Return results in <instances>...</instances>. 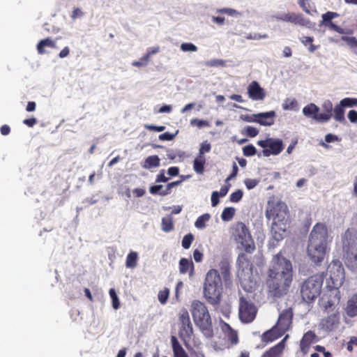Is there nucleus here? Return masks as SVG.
<instances>
[{
    "mask_svg": "<svg viewBox=\"0 0 357 357\" xmlns=\"http://www.w3.org/2000/svg\"><path fill=\"white\" fill-rule=\"evenodd\" d=\"M293 266L290 260L283 257L281 252L274 255L266 279L268 294L276 298L287 294L293 282Z\"/></svg>",
    "mask_w": 357,
    "mask_h": 357,
    "instance_id": "1",
    "label": "nucleus"
},
{
    "mask_svg": "<svg viewBox=\"0 0 357 357\" xmlns=\"http://www.w3.org/2000/svg\"><path fill=\"white\" fill-rule=\"evenodd\" d=\"M328 243V231L324 223L318 222L312 228L307 245V255L316 264L324 259Z\"/></svg>",
    "mask_w": 357,
    "mask_h": 357,
    "instance_id": "2",
    "label": "nucleus"
},
{
    "mask_svg": "<svg viewBox=\"0 0 357 357\" xmlns=\"http://www.w3.org/2000/svg\"><path fill=\"white\" fill-rule=\"evenodd\" d=\"M288 210L287 205L282 202L269 201L266 210V217L272 220L271 233L277 241L282 238L286 231L285 217Z\"/></svg>",
    "mask_w": 357,
    "mask_h": 357,
    "instance_id": "3",
    "label": "nucleus"
},
{
    "mask_svg": "<svg viewBox=\"0 0 357 357\" xmlns=\"http://www.w3.org/2000/svg\"><path fill=\"white\" fill-rule=\"evenodd\" d=\"M222 293V278L218 270L212 268L208 271L204 284V295L211 305L220 303Z\"/></svg>",
    "mask_w": 357,
    "mask_h": 357,
    "instance_id": "4",
    "label": "nucleus"
},
{
    "mask_svg": "<svg viewBox=\"0 0 357 357\" xmlns=\"http://www.w3.org/2000/svg\"><path fill=\"white\" fill-rule=\"evenodd\" d=\"M324 273L314 274L305 280L300 286V294L306 303L314 301L321 294Z\"/></svg>",
    "mask_w": 357,
    "mask_h": 357,
    "instance_id": "5",
    "label": "nucleus"
},
{
    "mask_svg": "<svg viewBox=\"0 0 357 357\" xmlns=\"http://www.w3.org/2000/svg\"><path fill=\"white\" fill-rule=\"evenodd\" d=\"M192 315L195 324L208 335L212 334L211 318L205 304L198 300L193 301L191 305Z\"/></svg>",
    "mask_w": 357,
    "mask_h": 357,
    "instance_id": "6",
    "label": "nucleus"
},
{
    "mask_svg": "<svg viewBox=\"0 0 357 357\" xmlns=\"http://www.w3.org/2000/svg\"><path fill=\"white\" fill-rule=\"evenodd\" d=\"M231 236L238 246L246 253L252 254L255 250V244L248 227L242 222H238L231 228Z\"/></svg>",
    "mask_w": 357,
    "mask_h": 357,
    "instance_id": "7",
    "label": "nucleus"
},
{
    "mask_svg": "<svg viewBox=\"0 0 357 357\" xmlns=\"http://www.w3.org/2000/svg\"><path fill=\"white\" fill-rule=\"evenodd\" d=\"M238 317L243 323H251L256 317L257 307L249 297L241 296L238 301Z\"/></svg>",
    "mask_w": 357,
    "mask_h": 357,
    "instance_id": "8",
    "label": "nucleus"
},
{
    "mask_svg": "<svg viewBox=\"0 0 357 357\" xmlns=\"http://www.w3.org/2000/svg\"><path fill=\"white\" fill-rule=\"evenodd\" d=\"M329 278L327 280L326 287L340 288L344 280V270L339 260H333L328 266Z\"/></svg>",
    "mask_w": 357,
    "mask_h": 357,
    "instance_id": "9",
    "label": "nucleus"
},
{
    "mask_svg": "<svg viewBox=\"0 0 357 357\" xmlns=\"http://www.w3.org/2000/svg\"><path fill=\"white\" fill-rule=\"evenodd\" d=\"M340 291L337 287H326V290L319 300V304L325 312H333L340 301Z\"/></svg>",
    "mask_w": 357,
    "mask_h": 357,
    "instance_id": "10",
    "label": "nucleus"
},
{
    "mask_svg": "<svg viewBox=\"0 0 357 357\" xmlns=\"http://www.w3.org/2000/svg\"><path fill=\"white\" fill-rule=\"evenodd\" d=\"M257 144L264 149L262 153L265 157H268L271 155H278L284 149V144L280 139L269 137L264 140L258 141Z\"/></svg>",
    "mask_w": 357,
    "mask_h": 357,
    "instance_id": "11",
    "label": "nucleus"
},
{
    "mask_svg": "<svg viewBox=\"0 0 357 357\" xmlns=\"http://www.w3.org/2000/svg\"><path fill=\"white\" fill-rule=\"evenodd\" d=\"M344 263L347 267L354 269L357 268V238L351 242L344 241Z\"/></svg>",
    "mask_w": 357,
    "mask_h": 357,
    "instance_id": "12",
    "label": "nucleus"
},
{
    "mask_svg": "<svg viewBox=\"0 0 357 357\" xmlns=\"http://www.w3.org/2000/svg\"><path fill=\"white\" fill-rule=\"evenodd\" d=\"M253 268L237 269L236 275L241 287L247 291H250L255 286V281L253 280Z\"/></svg>",
    "mask_w": 357,
    "mask_h": 357,
    "instance_id": "13",
    "label": "nucleus"
},
{
    "mask_svg": "<svg viewBox=\"0 0 357 357\" xmlns=\"http://www.w3.org/2000/svg\"><path fill=\"white\" fill-rule=\"evenodd\" d=\"M293 316L294 313L291 307L284 309L280 314L275 326L282 333L284 334L291 327Z\"/></svg>",
    "mask_w": 357,
    "mask_h": 357,
    "instance_id": "14",
    "label": "nucleus"
},
{
    "mask_svg": "<svg viewBox=\"0 0 357 357\" xmlns=\"http://www.w3.org/2000/svg\"><path fill=\"white\" fill-rule=\"evenodd\" d=\"M179 322L181 325L179 330L180 337H190L193 333V329L189 313L187 310H183L181 312L179 315Z\"/></svg>",
    "mask_w": 357,
    "mask_h": 357,
    "instance_id": "15",
    "label": "nucleus"
},
{
    "mask_svg": "<svg viewBox=\"0 0 357 357\" xmlns=\"http://www.w3.org/2000/svg\"><path fill=\"white\" fill-rule=\"evenodd\" d=\"M338 16L339 14L335 12H326L321 16L322 20L321 22V25H324V26L328 28L330 30L336 31L339 33H344V31L342 28L336 25L332 22L333 19L337 17Z\"/></svg>",
    "mask_w": 357,
    "mask_h": 357,
    "instance_id": "16",
    "label": "nucleus"
},
{
    "mask_svg": "<svg viewBox=\"0 0 357 357\" xmlns=\"http://www.w3.org/2000/svg\"><path fill=\"white\" fill-rule=\"evenodd\" d=\"M248 95L255 101L263 100L266 94L265 90L260 86L257 81H252L248 86Z\"/></svg>",
    "mask_w": 357,
    "mask_h": 357,
    "instance_id": "17",
    "label": "nucleus"
},
{
    "mask_svg": "<svg viewBox=\"0 0 357 357\" xmlns=\"http://www.w3.org/2000/svg\"><path fill=\"white\" fill-rule=\"evenodd\" d=\"M275 112L270 111L264 113H259L255 115L254 119H247V121H255L262 126H271L274 123Z\"/></svg>",
    "mask_w": 357,
    "mask_h": 357,
    "instance_id": "18",
    "label": "nucleus"
},
{
    "mask_svg": "<svg viewBox=\"0 0 357 357\" xmlns=\"http://www.w3.org/2000/svg\"><path fill=\"white\" fill-rule=\"evenodd\" d=\"M340 323V317L338 312H333L327 317L322 319L321 321V327L328 331L335 329Z\"/></svg>",
    "mask_w": 357,
    "mask_h": 357,
    "instance_id": "19",
    "label": "nucleus"
},
{
    "mask_svg": "<svg viewBox=\"0 0 357 357\" xmlns=\"http://www.w3.org/2000/svg\"><path fill=\"white\" fill-rule=\"evenodd\" d=\"M289 335H287L280 342L266 351L261 357H280L284 348L285 342L288 339Z\"/></svg>",
    "mask_w": 357,
    "mask_h": 357,
    "instance_id": "20",
    "label": "nucleus"
},
{
    "mask_svg": "<svg viewBox=\"0 0 357 357\" xmlns=\"http://www.w3.org/2000/svg\"><path fill=\"white\" fill-rule=\"evenodd\" d=\"M284 334L275 326L270 330L264 332L261 335V342L268 344L282 337Z\"/></svg>",
    "mask_w": 357,
    "mask_h": 357,
    "instance_id": "21",
    "label": "nucleus"
},
{
    "mask_svg": "<svg viewBox=\"0 0 357 357\" xmlns=\"http://www.w3.org/2000/svg\"><path fill=\"white\" fill-rule=\"evenodd\" d=\"M277 18L278 19V20L289 22L295 24L304 25L305 24V20L302 17V15L300 14H296L295 13H284L278 15Z\"/></svg>",
    "mask_w": 357,
    "mask_h": 357,
    "instance_id": "22",
    "label": "nucleus"
},
{
    "mask_svg": "<svg viewBox=\"0 0 357 357\" xmlns=\"http://www.w3.org/2000/svg\"><path fill=\"white\" fill-rule=\"evenodd\" d=\"M316 337L317 335L312 331H309L305 333L303 336L300 343L301 351L305 353L309 349L310 346L315 342Z\"/></svg>",
    "mask_w": 357,
    "mask_h": 357,
    "instance_id": "23",
    "label": "nucleus"
},
{
    "mask_svg": "<svg viewBox=\"0 0 357 357\" xmlns=\"http://www.w3.org/2000/svg\"><path fill=\"white\" fill-rule=\"evenodd\" d=\"M319 108L314 103H310L303 109V113L306 117L312 118L317 122H321L319 119Z\"/></svg>",
    "mask_w": 357,
    "mask_h": 357,
    "instance_id": "24",
    "label": "nucleus"
},
{
    "mask_svg": "<svg viewBox=\"0 0 357 357\" xmlns=\"http://www.w3.org/2000/svg\"><path fill=\"white\" fill-rule=\"evenodd\" d=\"M179 271L181 274L189 273L190 276L193 275L194 264L191 259L181 258L179 261Z\"/></svg>",
    "mask_w": 357,
    "mask_h": 357,
    "instance_id": "25",
    "label": "nucleus"
},
{
    "mask_svg": "<svg viewBox=\"0 0 357 357\" xmlns=\"http://www.w3.org/2000/svg\"><path fill=\"white\" fill-rule=\"evenodd\" d=\"M45 47H50L53 49L57 48L56 43L50 38L43 39L39 41L37 45V51L39 54H44L46 53Z\"/></svg>",
    "mask_w": 357,
    "mask_h": 357,
    "instance_id": "26",
    "label": "nucleus"
},
{
    "mask_svg": "<svg viewBox=\"0 0 357 357\" xmlns=\"http://www.w3.org/2000/svg\"><path fill=\"white\" fill-rule=\"evenodd\" d=\"M222 330L225 334L227 339L232 344H237L238 342V335L236 331L231 328V327L227 323H224L222 326Z\"/></svg>",
    "mask_w": 357,
    "mask_h": 357,
    "instance_id": "27",
    "label": "nucleus"
},
{
    "mask_svg": "<svg viewBox=\"0 0 357 357\" xmlns=\"http://www.w3.org/2000/svg\"><path fill=\"white\" fill-rule=\"evenodd\" d=\"M322 107L325 112L319 114V119L321 123L327 122L332 116L333 105L331 101L328 100L324 102Z\"/></svg>",
    "mask_w": 357,
    "mask_h": 357,
    "instance_id": "28",
    "label": "nucleus"
},
{
    "mask_svg": "<svg viewBox=\"0 0 357 357\" xmlns=\"http://www.w3.org/2000/svg\"><path fill=\"white\" fill-rule=\"evenodd\" d=\"M346 311L348 316L351 317L357 315V294L353 295L348 300Z\"/></svg>",
    "mask_w": 357,
    "mask_h": 357,
    "instance_id": "29",
    "label": "nucleus"
},
{
    "mask_svg": "<svg viewBox=\"0 0 357 357\" xmlns=\"http://www.w3.org/2000/svg\"><path fill=\"white\" fill-rule=\"evenodd\" d=\"M172 343L174 357H189L184 349L178 342L176 337H172Z\"/></svg>",
    "mask_w": 357,
    "mask_h": 357,
    "instance_id": "30",
    "label": "nucleus"
},
{
    "mask_svg": "<svg viewBox=\"0 0 357 357\" xmlns=\"http://www.w3.org/2000/svg\"><path fill=\"white\" fill-rule=\"evenodd\" d=\"M237 269L254 267L250 259L245 253H240L236 260Z\"/></svg>",
    "mask_w": 357,
    "mask_h": 357,
    "instance_id": "31",
    "label": "nucleus"
},
{
    "mask_svg": "<svg viewBox=\"0 0 357 357\" xmlns=\"http://www.w3.org/2000/svg\"><path fill=\"white\" fill-rule=\"evenodd\" d=\"M161 227L165 232H170L174 230V218L172 215H167L162 218Z\"/></svg>",
    "mask_w": 357,
    "mask_h": 357,
    "instance_id": "32",
    "label": "nucleus"
},
{
    "mask_svg": "<svg viewBox=\"0 0 357 357\" xmlns=\"http://www.w3.org/2000/svg\"><path fill=\"white\" fill-rule=\"evenodd\" d=\"M160 160L158 155H150L145 159L142 167L144 169L158 167L160 166Z\"/></svg>",
    "mask_w": 357,
    "mask_h": 357,
    "instance_id": "33",
    "label": "nucleus"
},
{
    "mask_svg": "<svg viewBox=\"0 0 357 357\" xmlns=\"http://www.w3.org/2000/svg\"><path fill=\"white\" fill-rule=\"evenodd\" d=\"M206 163V159L204 155H198L193 162V169L195 172L199 174H202L204 172V165Z\"/></svg>",
    "mask_w": 357,
    "mask_h": 357,
    "instance_id": "34",
    "label": "nucleus"
},
{
    "mask_svg": "<svg viewBox=\"0 0 357 357\" xmlns=\"http://www.w3.org/2000/svg\"><path fill=\"white\" fill-rule=\"evenodd\" d=\"M219 267L224 280L227 282L230 279V266L229 263L225 260L221 261Z\"/></svg>",
    "mask_w": 357,
    "mask_h": 357,
    "instance_id": "35",
    "label": "nucleus"
},
{
    "mask_svg": "<svg viewBox=\"0 0 357 357\" xmlns=\"http://www.w3.org/2000/svg\"><path fill=\"white\" fill-rule=\"evenodd\" d=\"M138 260V254L136 252L131 251L126 257V266L127 268H133L137 266Z\"/></svg>",
    "mask_w": 357,
    "mask_h": 357,
    "instance_id": "36",
    "label": "nucleus"
},
{
    "mask_svg": "<svg viewBox=\"0 0 357 357\" xmlns=\"http://www.w3.org/2000/svg\"><path fill=\"white\" fill-rule=\"evenodd\" d=\"M282 108L284 110H298V102L295 98H287L282 104Z\"/></svg>",
    "mask_w": 357,
    "mask_h": 357,
    "instance_id": "37",
    "label": "nucleus"
},
{
    "mask_svg": "<svg viewBox=\"0 0 357 357\" xmlns=\"http://www.w3.org/2000/svg\"><path fill=\"white\" fill-rule=\"evenodd\" d=\"M301 42L305 45L307 46L309 45L308 50L310 52H314L319 46L314 45L312 44L314 41L313 37L311 36H303L300 38Z\"/></svg>",
    "mask_w": 357,
    "mask_h": 357,
    "instance_id": "38",
    "label": "nucleus"
},
{
    "mask_svg": "<svg viewBox=\"0 0 357 357\" xmlns=\"http://www.w3.org/2000/svg\"><path fill=\"white\" fill-rule=\"evenodd\" d=\"M334 119L337 121H344V107L340 105H337L333 109Z\"/></svg>",
    "mask_w": 357,
    "mask_h": 357,
    "instance_id": "39",
    "label": "nucleus"
},
{
    "mask_svg": "<svg viewBox=\"0 0 357 357\" xmlns=\"http://www.w3.org/2000/svg\"><path fill=\"white\" fill-rule=\"evenodd\" d=\"M211 216L208 213L200 215L196 220L195 225L197 228L202 229L206 227V222H208Z\"/></svg>",
    "mask_w": 357,
    "mask_h": 357,
    "instance_id": "40",
    "label": "nucleus"
},
{
    "mask_svg": "<svg viewBox=\"0 0 357 357\" xmlns=\"http://www.w3.org/2000/svg\"><path fill=\"white\" fill-rule=\"evenodd\" d=\"M235 214V209L232 207H227L225 208L222 214L221 218L224 221H229L231 220Z\"/></svg>",
    "mask_w": 357,
    "mask_h": 357,
    "instance_id": "41",
    "label": "nucleus"
},
{
    "mask_svg": "<svg viewBox=\"0 0 357 357\" xmlns=\"http://www.w3.org/2000/svg\"><path fill=\"white\" fill-rule=\"evenodd\" d=\"M109 293L112 298V307L114 309L118 310L120 307V302L115 290L114 289H110Z\"/></svg>",
    "mask_w": 357,
    "mask_h": 357,
    "instance_id": "42",
    "label": "nucleus"
},
{
    "mask_svg": "<svg viewBox=\"0 0 357 357\" xmlns=\"http://www.w3.org/2000/svg\"><path fill=\"white\" fill-rule=\"evenodd\" d=\"M340 104L343 107H351L357 105V99L353 98H345L340 102Z\"/></svg>",
    "mask_w": 357,
    "mask_h": 357,
    "instance_id": "43",
    "label": "nucleus"
},
{
    "mask_svg": "<svg viewBox=\"0 0 357 357\" xmlns=\"http://www.w3.org/2000/svg\"><path fill=\"white\" fill-rule=\"evenodd\" d=\"M193 241L194 236L191 233L185 235L181 242L183 248L184 249H188Z\"/></svg>",
    "mask_w": 357,
    "mask_h": 357,
    "instance_id": "44",
    "label": "nucleus"
},
{
    "mask_svg": "<svg viewBox=\"0 0 357 357\" xmlns=\"http://www.w3.org/2000/svg\"><path fill=\"white\" fill-rule=\"evenodd\" d=\"M181 183V181H177L169 183L165 189L162 190V192L160 193L161 196H166L169 195L172 192V189L177 185H178Z\"/></svg>",
    "mask_w": 357,
    "mask_h": 357,
    "instance_id": "45",
    "label": "nucleus"
},
{
    "mask_svg": "<svg viewBox=\"0 0 357 357\" xmlns=\"http://www.w3.org/2000/svg\"><path fill=\"white\" fill-rule=\"evenodd\" d=\"M341 40L344 41L351 48H357V39L354 36H342Z\"/></svg>",
    "mask_w": 357,
    "mask_h": 357,
    "instance_id": "46",
    "label": "nucleus"
},
{
    "mask_svg": "<svg viewBox=\"0 0 357 357\" xmlns=\"http://www.w3.org/2000/svg\"><path fill=\"white\" fill-rule=\"evenodd\" d=\"M169 295V290L167 288H165L158 293V300L161 304H165L167 301Z\"/></svg>",
    "mask_w": 357,
    "mask_h": 357,
    "instance_id": "47",
    "label": "nucleus"
},
{
    "mask_svg": "<svg viewBox=\"0 0 357 357\" xmlns=\"http://www.w3.org/2000/svg\"><path fill=\"white\" fill-rule=\"evenodd\" d=\"M243 153L245 156H252L256 154L257 149L252 144H250L243 148Z\"/></svg>",
    "mask_w": 357,
    "mask_h": 357,
    "instance_id": "48",
    "label": "nucleus"
},
{
    "mask_svg": "<svg viewBox=\"0 0 357 357\" xmlns=\"http://www.w3.org/2000/svg\"><path fill=\"white\" fill-rule=\"evenodd\" d=\"M243 192L241 190H237L232 192L229 196V200L231 202H238L243 197Z\"/></svg>",
    "mask_w": 357,
    "mask_h": 357,
    "instance_id": "49",
    "label": "nucleus"
},
{
    "mask_svg": "<svg viewBox=\"0 0 357 357\" xmlns=\"http://www.w3.org/2000/svg\"><path fill=\"white\" fill-rule=\"evenodd\" d=\"M181 50L183 52H196L197 47L191 43H184L181 44Z\"/></svg>",
    "mask_w": 357,
    "mask_h": 357,
    "instance_id": "50",
    "label": "nucleus"
},
{
    "mask_svg": "<svg viewBox=\"0 0 357 357\" xmlns=\"http://www.w3.org/2000/svg\"><path fill=\"white\" fill-rule=\"evenodd\" d=\"M217 13L222 14V15L226 14V15H230V16H233V15H237L239 14V13L237 10L232 9V8H228L219 9L217 10Z\"/></svg>",
    "mask_w": 357,
    "mask_h": 357,
    "instance_id": "51",
    "label": "nucleus"
},
{
    "mask_svg": "<svg viewBox=\"0 0 357 357\" xmlns=\"http://www.w3.org/2000/svg\"><path fill=\"white\" fill-rule=\"evenodd\" d=\"M211 151V144L207 142H204L201 144L199 155H204L205 153H208Z\"/></svg>",
    "mask_w": 357,
    "mask_h": 357,
    "instance_id": "52",
    "label": "nucleus"
},
{
    "mask_svg": "<svg viewBox=\"0 0 357 357\" xmlns=\"http://www.w3.org/2000/svg\"><path fill=\"white\" fill-rule=\"evenodd\" d=\"M163 190H164V188L162 185H152L150 187L149 192L152 195H160V193L162 192Z\"/></svg>",
    "mask_w": 357,
    "mask_h": 357,
    "instance_id": "53",
    "label": "nucleus"
},
{
    "mask_svg": "<svg viewBox=\"0 0 357 357\" xmlns=\"http://www.w3.org/2000/svg\"><path fill=\"white\" fill-rule=\"evenodd\" d=\"M245 133L250 137H255L258 135L259 130L256 128L248 126L245 128Z\"/></svg>",
    "mask_w": 357,
    "mask_h": 357,
    "instance_id": "54",
    "label": "nucleus"
},
{
    "mask_svg": "<svg viewBox=\"0 0 357 357\" xmlns=\"http://www.w3.org/2000/svg\"><path fill=\"white\" fill-rule=\"evenodd\" d=\"M191 125L192 126H197L199 128H202L204 126H208V123L206 121L204 120H199L197 119H192L190 121Z\"/></svg>",
    "mask_w": 357,
    "mask_h": 357,
    "instance_id": "55",
    "label": "nucleus"
},
{
    "mask_svg": "<svg viewBox=\"0 0 357 357\" xmlns=\"http://www.w3.org/2000/svg\"><path fill=\"white\" fill-rule=\"evenodd\" d=\"M244 183L248 190H251L257 185L258 181L255 179L246 178L244 181Z\"/></svg>",
    "mask_w": 357,
    "mask_h": 357,
    "instance_id": "56",
    "label": "nucleus"
},
{
    "mask_svg": "<svg viewBox=\"0 0 357 357\" xmlns=\"http://www.w3.org/2000/svg\"><path fill=\"white\" fill-rule=\"evenodd\" d=\"M144 128L150 131L162 132L165 130V127L163 126H153V125H145Z\"/></svg>",
    "mask_w": 357,
    "mask_h": 357,
    "instance_id": "57",
    "label": "nucleus"
},
{
    "mask_svg": "<svg viewBox=\"0 0 357 357\" xmlns=\"http://www.w3.org/2000/svg\"><path fill=\"white\" fill-rule=\"evenodd\" d=\"M175 134H171L169 132H165L159 135L158 138L161 141H171L174 137Z\"/></svg>",
    "mask_w": 357,
    "mask_h": 357,
    "instance_id": "58",
    "label": "nucleus"
},
{
    "mask_svg": "<svg viewBox=\"0 0 357 357\" xmlns=\"http://www.w3.org/2000/svg\"><path fill=\"white\" fill-rule=\"evenodd\" d=\"M225 64V61L222 59H213L208 61L207 65L210 66H224Z\"/></svg>",
    "mask_w": 357,
    "mask_h": 357,
    "instance_id": "59",
    "label": "nucleus"
},
{
    "mask_svg": "<svg viewBox=\"0 0 357 357\" xmlns=\"http://www.w3.org/2000/svg\"><path fill=\"white\" fill-rule=\"evenodd\" d=\"M354 345L357 346V337L356 336H353L350 338L349 342L347 343V350L349 351H352L354 349Z\"/></svg>",
    "mask_w": 357,
    "mask_h": 357,
    "instance_id": "60",
    "label": "nucleus"
},
{
    "mask_svg": "<svg viewBox=\"0 0 357 357\" xmlns=\"http://www.w3.org/2000/svg\"><path fill=\"white\" fill-rule=\"evenodd\" d=\"M84 15V13L82 11V10L79 8H75L71 15V18L73 20H75L77 18H79L82 17Z\"/></svg>",
    "mask_w": 357,
    "mask_h": 357,
    "instance_id": "61",
    "label": "nucleus"
},
{
    "mask_svg": "<svg viewBox=\"0 0 357 357\" xmlns=\"http://www.w3.org/2000/svg\"><path fill=\"white\" fill-rule=\"evenodd\" d=\"M299 6L307 13H310V3L309 0H303L298 2Z\"/></svg>",
    "mask_w": 357,
    "mask_h": 357,
    "instance_id": "62",
    "label": "nucleus"
},
{
    "mask_svg": "<svg viewBox=\"0 0 357 357\" xmlns=\"http://www.w3.org/2000/svg\"><path fill=\"white\" fill-rule=\"evenodd\" d=\"M168 179L169 178L165 176V170L162 169V170H161L160 174L157 175L155 182L156 183H160V182L165 183L168 181Z\"/></svg>",
    "mask_w": 357,
    "mask_h": 357,
    "instance_id": "63",
    "label": "nucleus"
},
{
    "mask_svg": "<svg viewBox=\"0 0 357 357\" xmlns=\"http://www.w3.org/2000/svg\"><path fill=\"white\" fill-rule=\"evenodd\" d=\"M348 118L352 123L357 121V112L355 110H351L349 112Z\"/></svg>",
    "mask_w": 357,
    "mask_h": 357,
    "instance_id": "64",
    "label": "nucleus"
}]
</instances>
